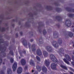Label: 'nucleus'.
<instances>
[{
  "instance_id": "nucleus-19",
  "label": "nucleus",
  "mask_w": 74,
  "mask_h": 74,
  "mask_svg": "<svg viewBox=\"0 0 74 74\" xmlns=\"http://www.w3.org/2000/svg\"><path fill=\"white\" fill-rule=\"evenodd\" d=\"M46 8L47 10H53V8L50 6H47Z\"/></svg>"
},
{
  "instance_id": "nucleus-53",
  "label": "nucleus",
  "mask_w": 74,
  "mask_h": 74,
  "mask_svg": "<svg viewBox=\"0 0 74 74\" xmlns=\"http://www.w3.org/2000/svg\"><path fill=\"white\" fill-rule=\"evenodd\" d=\"M73 25L72 26V27H74V23H73Z\"/></svg>"
},
{
  "instance_id": "nucleus-29",
  "label": "nucleus",
  "mask_w": 74,
  "mask_h": 74,
  "mask_svg": "<svg viewBox=\"0 0 74 74\" xmlns=\"http://www.w3.org/2000/svg\"><path fill=\"white\" fill-rule=\"evenodd\" d=\"M58 42L59 45H60L62 43V40L61 39H59V40L58 41Z\"/></svg>"
},
{
  "instance_id": "nucleus-32",
  "label": "nucleus",
  "mask_w": 74,
  "mask_h": 74,
  "mask_svg": "<svg viewBox=\"0 0 74 74\" xmlns=\"http://www.w3.org/2000/svg\"><path fill=\"white\" fill-rule=\"evenodd\" d=\"M10 61L11 63H12L13 62H14V59L12 58H11L10 59Z\"/></svg>"
},
{
  "instance_id": "nucleus-14",
  "label": "nucleus",
  "mask_w": 74,
  "mask_h": 74,
  "mask_svg": "<svg viewBox=\"0 0 74 74\" xmlns=\"http://www.w3.org/2000/svg\"><path fill=\"white\" fill-rule=\"evenodd\" d=\"M45 64L46 66L48 67L49 66L50 62L48 60H46L45 61Z\"/></svg>"
},
{
  "instance_id": "nucleus-13",
  "label": "nucleus",
  "mask_w": 74,
  "mask_h": 74,
  "mask_svg": "<svg viewBox=\"0 0 74 74\" xmlns=\"http://www.w3.org/2000/svg\"><path fill=\"white\" fill-rule=\"evenodd\" d=\"M56 19H58V21H62V18L60 16H56Z\"/></svg>"
},
{
  "instance_id": "nucleus-51",
  "label": "nucleus",
  "mask_w": 74,
  "mask_h": 74,
  "mask_svg": "<svg viewBox=\"0 0 74 74\" xmlns=\"http://www.w3.org/2000/svg\"><path fill=\"white\" fill-rule=\"evenodd\" d=\"M3 68L4 69H6V67L4 66H3Z\"/></svg>"
},
{
  "instance_id": "nucleus-18",
  "label": "nucleus",
  "mask_w": 74,
  "mask_h": 74,
  "mask_svg": "<svg viewBox=\"0 0 74 74\" xmlns=\"http://www.w3.org/2000/svg\"><path fill=\"white\" fill-rule=\"evenodd\" d=\"M43 53L44 56L45 58L47 57L48 55V53L45 50L43 51Z\"/></svg>"
},
{
  "instance_id": "nucleus-63",
  "label": "nucleus",
  "mask_w": 74,
  "mask_h": 74,
  "mask_svg": "<svg viewBox=\"0 0 74 74\" xmlns=\"http://www.w3.org/2000/svg\"><path fill=\"white\" fill-rule=\"evenodd\" d=\"M2 64H5V63L3 62V63H2Z\"/></svg>"
},
{
  "instance_id": "nucleus-11",
  "label": "nucleus",
  "mask_w": 74,
  "mask_h": 74,
  "mask_svg": "<svg viewBox=\"0 0 74 74\" xmlns=\"http://www.w3.org/2000/svg\"><path fill=\"white\" fill-rule=\"evenodd\" d=\"M42 71L44 73H47V69L45 67V66H43L42 67Z\"/></svg>"
},
{
  "instance_id": "nucleus-46",
  "label": "nucleus",
  "mask_w": 74,
  "mask_h": 74,
  "mask_svg": "<svg viewBox=\"0 0 74 74\" xmlns=\"http://www.w3.org/2000/svg\"><path fill=\"white\" fill-rule=\"evenodd\" d=\"M20 34L21 36H22V35H23V32H20Z\"/></svg>"
},
{
  "instance_id": "nucleus-5",
  "label": "nucleus",
  "mask_w": 74,
  "mask_h": 74,
  "mask_svg": "<svg viewBox=\"0 0 74 74\" xmlns=\"http://www.w3.org/2000/svg\"><path fill=\"white\" fill-rule=\"evenodd\" d=\"M66 9L67 11L69 12H74V9H73L72 8H71L69 7H67L66 8Z\"/></svg>"
},
{
  "instance_id": "nucleus-30",
  "label": "nucleus",
  "mask_w": 74,
  "mask_h": 74,
  "mask_svg": "<svg viewBox=\"0 0 74 74\" xmlns=\"http://www.w3.org/2000/svg\"><path fill=\"white\" fill-rule=\"evenodd\" d=\"M9 53L12 56H14V53L12 50H10L9 52Z\"/></svg>"
},
{
  "instance_id": "nucleus-42",
  "label": "nucleus",
  "mask_w": 74,
  "mask_h": 74,
  "mask_svg": "<svg viewBox=\"0 0 74 74\" xmlns=\"http://www.w3.org/2000/svg\"><path fill=\"white\" fill-rule=\"evenodd\" d=\"M1 74H5L4 73L3 71H1Z\"/></svg>"
},
{
  "instance_id": "nucleus-55",
  "label": "nucleus",
  "mask_w": 74,
  "mask_h": 74,
  "mask_svg": "<svg viewBox=\"0 0 74 74\" xmlns=\"http://www.w3.org/2000/svg\"><path fill=\"white\" fill-rule=\"evenodd\" d=\"M12 21H13V22H15L16 20H15V19H13V20H12Z\"/></svg>"
},
{
  "instance_id": "nucleus-23",
  "label": "nucleus",
  "mask_w": 74,
  "mask_h": 74,
  "mask_svg": "<svg viewBox=\"0 0 74 74\" xmlns=\"http://www.w3.org/2000/svg\"><path fill=\"white\" fill-rule=\"evenodd\" d=\"M60 66L61 67L62 69H63L65 70H68L67 67L65 66H63V65H60Z\"/></svg>"
},
{
  "instance_id": "nucleus-34",
  "label": "nucleus",
  "mask_w": 74,
  "mask_h": 74,
  "mask_svg": "<svg viewBox=\"0 0 74 74\" xmlns=\"http://www.w3.org/2000/svg\"><path fill=\"white\" fill-rule=\"evenodd\" d=\"M36 58L37 60L39 61H40V58L38 56H37L36 57Z\"/></svg>"
},
{
  "instance_id": "nucleus-54",
  "label": "nucleus",
  "mask_w": 74,
  "mask_h": 74,
  "mask_svg": "<svg viewBox=\"0 0 74 74\" xmlns=\"http://www.w3.org/2000/svg\"><path fill=\"white\" fill-rule=\"evenodd\" d=\"M42 40V37L40 38L39 39V40Z\"/></svg>"
},
{
  "instance_id": "nucleus-44",
  "label": "nucleus",
  "mask_w": 74,
  "mask_h": 74,
  "mask_svg": "<svg viewBox=\"0 0 74 74\" xmlns=\"http://www.w3.org/2000/svg\"><path fill=\"white\" fill-rule=\"evenodd\" d=\"M24 69L25 70H27V66H25V67H24Z\"/></svg>"
},
{
  "instance_id": "nucleus-7",
  "label": "nucleus",
  "mask_w": 74,
  "mask_h": 74,
  "mask_svg": "<svg viewBox=\"0 0 74 74\" xmlns=\"http://www.w3.org/2000/svg\"><path fill=\"white\" fill-rule=\"evenodd\" d=\"M22 39L23 40V41L22 42V43L23 44L25 47H26L27 46V41L24 38H22Z\"/></svg>"
},
{
  "instance_id": "nucleus-33",
  "label": "nucleus",
  "mask_w": 74,
  "mask_h": 74,
  "mask_svg": "<svg viewBox=\"0 0 74 74\" xmlns=\"http://www.w3.org/2000/svg\"><path fill=\"white\" fill-rule=\"evenodd\" d=\"M28 45L29 46V48L30 50V49H31V44H30V43L29 42L28 43Z\"/></svg>"
},
{
  "instance_id": "nucleus-45",
  "label": "nucleus",
  "mask_w": 74,
  "mask_h": 74,
  "mask_svg": "<svg viewBox=\"0 0 74 74\" xmlns=\"http://www.w3.org/2000/svg\"><path fill=\"white\" fill-rule=\"evenodd\" d=\"M39 43L40 44H42L43 43V41H39Z\"/></svg>"
},
{
  "instance_id": "nucleus-22",
  "label": "nucleus",
  "mask_w": 74,
  "mask_h": 74,
  "mask_svg": "<svg viewBox=\"0 0 74 74\" xmlns=\"http://www.w3.org/2000/svg\"><path fill=\"white\" fill-rule=\"evenodd\" d=\"M29 63L30 65H32L33 66H35V63L32 60L29 62Z\"/></svg>"
},
{
  "instance_id": "nucleus-36",
  "label": "nucleus",
  "mask_w": 74,
  "mask_h": 74,
  "mask_svg": "<svg viewBox=\"0 0 74 74\" xmlns=\"http://www.w3.org/2000/svg\"><path fill=\"white\" fill-rule=\"evenodd\" d=\"M69 70H71L74 73V69H73L71 67L69 68Z\"/></svg>"
},
{
  "instance_id": "nucleus-17",
  "label": "nucleus",
  "mask_w": 74,
  "mask_h": 74,
  "mask_svg": "<svg viewBox=\"0 0 74 74\" xmlns=\"http://www.w3.org/2000/svg\"><path fill=\"white\" fill-rule=\"evenodd\" d=\"M8 74H12V72L11 68H8L7 71Z\"/></svg>"
},
{
  "instance_id": "nucleus-2",
  "label": "nucleus",
  "mask_w": 74,
  "mask_h": 74,
  "mask_svg": "<svg viewBox=\"0 0 74 74\" xmlns=\"http://www.w3.org/2000/svg\"><path fill=\"white\" fill-rule=\"evenodd\" d=\"M65 24L66 26L69 27L71 25V22L70 21V20L68 19L66 20Z\"/></svg>"
},
{
  "instance_id": "nucleus-15",
  "label": "nucleus",
  "mask_w": 74,
  "mask_h": 74,
  "mask_svg": "<svg viewBox=\"0 0 74 74\" xmlns=\"http://www.w3.org/2000/svg\"><path fill=\"white\" fill-rule=\"evenodd\" d=\"M64 56L65 57L66 59L68 60H69V61L71 60V58L70 56L68 55V54H66Z\"/></svg>"
},
{
  "instance_id": "nucleus-48",
  "label": "nucleus",
  "mask_w": 74,
  "mask_h": 74,
  "mask_svg": "<svg viewBox=\"0 0 74 74\" xmlns=\"http://www.w3.org/2000/svg\"><path fill=\"white\" fill-rule=\"evenodd\" d=\"M69 73H70V74H74V73H73L71 71H70L69 72Z\"/></svg>"
},
{
  "instance_id": "nucleus-21",
  "label": "nucleus",
  "mask_w": 74,
  "mask_h": 74,
  "mask_svg": "<svg viewBox=\"0 0 74 74\" xmlns=\"http://www.w3.org/2000/svg\"><path fill=\"white\" fill-rule=\"evenodd\" d=\"M4 48H5V49H4V51H2V54L3 55V56L4 57H5L6 56V53H5V52L7 48L6 47H4Z\"/></svg>"
},
{
  "instance_id": "nucleus-38",
  "label": "nucleus",
  "mask_w": 74,
  "mask_h": 74,
  "mask_svg": "<svg viewBox=\"0 0 74 74\" xmlns=\"http://www.w3.org/2000/svg\"><path fill=\"white\" fill-rule=\"evenodd\" d=\"M2 62V59L1 58H0V65H1V63Z\"/></svg>"
},
{
  "instance_id": "nucleus-56",
  "label": "nucleus",
  "mask_w": 74,
  "mask_h": 74,
  "mask_svg": "<svg viewBox=\"0 0 74 74\" xmlns=\"http://www.w3.org/2000/svg\"><path fill=\"white\" fill-rule=\"evenodd\" d=\"M18 24L19 25H20L21 24V22H19Z\"/></svg>"
},
{
  "instance_id": "nucleus-61",
  "label": "nucleus",
  "mask_w": 74,
  "mask_h": 74,
  "mask_svg": "<svg viewBox=\"0 0 74 74\" xmlns=\"http://www.w3.org/2000/svg\"><path fill=\"white\" fill-rule=\"evenodd\" d=\"M11 48V47H10L9 48V50H10V49Z\"/></svg>"
},
{
  "instance_id": "nucleus-43",
  "label": "nucleus",
  "mask_w": 74,
  "mask_h": 74,
  "mask_svg": "<svg viewBox=\"0 0 74 74\" xmlns=\"http://www.w3.org/2000/svg\"><path fill=\"white\" fill-rule=\"evenodd\" d=\"M71 64L74 67V61L72 62Z\"/></svg>"
},
{
  "instance_id": "nucleus-28",
  "label": "nucleus",
  "mask_w": 74,
  "mask_h": 74,
  "mask_svg": "<svg viewBox=\"0 0 74 74\" xmlns=\"http://www.w3.org/2000/svg\"><path fill=\"white\" fill-rule=\"evenodd\" d=\"M63 60L65 62H66V63L67 64H69L70 63H69V62L68 61L67 59H66L65 58H64V59H63Z\"/></svg>"
},
{
  "instance_id": "nucleus-25",
  "label": "nucleus",
  "mask_w": 74,
  "mask_h": 74,
  "mask_svg": "<svg viewBox=\"0 0 74 74\" xmlns=\"http://www.w3.org/2000/svg\"><path fill=\"white\" fill-rule=\"evenodd\" d=\"M36 68L39 71V72L41 70V66H39L38 65H37L36 67Z\"/></svg>"
},
{
  "instance_id": "nucleus-49",
  "label": "nucleus",
  "mask_w": 74,
  "mask_h": 74,
  "mask_svg": "<svg viewBox=\"0 0 74 74\" xmlns=\"http://www.w3.org/2000/svg\"><path fill=\"white\" fill-rule=\"evenodd\" d=\"M16 37H18V33H16Z\"/></svg>"
},
{
  "instance_id": "nucleus-50",
  "label": "nucleus",
  "mask_w": 74,
  "mask_h": 74,
  "mask_svg": "<svg viewBox=\"0 0 74 74\" xmlns=\"http://www.w3.org/2000/svg\"><path fill=\"white\" fill-rule=\"evenodd\" d=\"M39 32H40V33H41L42 32V30L41 29H40L39 30Z\"/></svg>"
},
{
  "instance_id": "nucleus-40",
  "label": "nucleus",
  "mask_w": 74,
  "mask_h": 74,
  "mask_svg": "<svg viewBox=\"0 0 74 74\" xmlns=\"http://www.w3.org/2000/svg\"><path fill=\"white\" fill-rule=\"evenodd\" d=\"M19 54L20 55V56H21V57L23 56L22 52H21L20 51H19Z\"/></svg>"
},
{
  "instance_id": "nucleus-27",
  "label": "nucleus",
  "mask_w": 74,
  "mask_h": 74,
  "mask_svg": "<svg viewBox=\"0 0 74 74\" xmlns=\"http://www.w3.org/2000/svg\"><path fill=\"white\" fill-rule=\"evenodd\" d=\"M56 11H57L58 12H60L61 11V9L60 8H56Z\"/></svg>"
},
{
  "instance_id": "nucleus-39",
  "label": "nucleus",
  "mask_w": 74,
  "mask_h": 74,
  "mask_svg": "<svg viewBox=\"0 0 74 74\" xmlns=\"http://www.w3.org/2000/svg\"><path fill=\"white\" fill-rule=\"evenodd\" d=\"M57 34V33L56 32H53V35L54 36V35H56Z\"/></svg>"
},
{
  "instance_id": "nucleus-62",
  "label": "nucleus",
  "mask_w": 74,
  "mask_h": 74,
  "mask_svg": "<svg viewBox=\"0 0 74 74\" xmlns=\"http://www.w3.org/2000/svg\"><path fill=\"white\" fill-rule=\"evenodd\" d=\"M18 58H19V59H20L21 58V57H19Z\"/></svg>"
},
{
  "instance_id": "nucleus-16",
  "label": "nucleus",
  "mask_w": 74,
  "mask_h": 74,
  "mask_svg": "<svg viewBox=\"0 0 74 74\" xmlns=\"http://www.w3.org/2000/svg\"><path fill=\"white\" fill-rule=\"evenodd\" d=\"M21 63L22 66H24L25 64L26 61L24 59H22L21 60Z\"/></svg>"
},
{
  "instance_id": "nucleus-52",
  "label": "nucleus",
  "mask_w": 74,
  "mask_h": 74,
  "mask_svg": "<svg viewBox=\"0 0 74 74\" xmlns=\"http://www.w3.org/2000/svg\"><path fill=\"white\" fill-rule=\"evenodd\" d=\"M33 41H34V40L32 39H31L30 40V41H31V42H32Z\"/></svg>"
},
{
  "instance_id": "nucleus-9",
  "label": "nucleus",
  "mask_w": 74,
  "mask_h": 74,
  "mask_svg": "<svg viewBox=\"0 0 74 74\" xmlns=\"http://www.w3.org/2000/svg\"><path fill=\"white\" fill-rule=\"evenodd\" d=\"M53 46L56 49H57L58 47L59 46L58 44H57V42L56 41H53Z\"/></svg>"
},
{
  "instance_id": "nucleus-24",
  "label": "nucleus",
  "mask_w": 74,
  "mask_h": 74,
  "mask_svg": "<svg viewBox=\"0 0 74 74\" xmlns=\"http://www.w3.org/2000/svg\"><path fill=\"white\" fill-rule=\"evenodd\" d=\"M67 15L69 16V18H73L74 17V14H68Z\"/></svg>"
},
{
  "instance_id": "nucleus-8",
  "label": "nucleus",
  "mask_w": 74,
  "mask_h": 74,
  "mask_svg": "<svg viewBox=\"0 0 74 74\" xmlns=\"http://www.w3.org/2000/svg\"><path fill=\"white\" fill-rule=\"evenodd\" d=\"M17 67V64L16 63H14L12 66V69L13 71H14L16 70Z\"/></svg>"
},
{
  "instance_id": "nucleus-59",
  "label": "nucleus",
  "mask_w": 74,
  "mask_h": 74,
  "mask_svg": "<svg viewBox=\"0 0 74 74\" xmlns=\"http://www.w3.org/2000/svg\"><path fill=\"white\" fill-rule=\"evenodd\" d=\"M59 27H60V25H58V27L59 28Z\"/></svg>"
},
{
  "instance_id": "nucleus-64",
  "label": "nucleus",
  "mask_w": 74,
  "mask_h": 74,
  "mask_svg": "<svg viewBox=\"0 0 74 74\" xmlns=\"http://www.w3.org/2000/svg\"><path fill=\"white\" fill-rule=\"evenodd\" d=\"M73 31L74 32V28L73 29Z\"/></svg>"
},
{
  "instance_id": "nucleus-37",
  "label": "nucleus",
  "mask_w": 74,
  "mask_h": 74,
  "mask_svg": "<svg viewBox=\"0 0 74 74\" xmlns=\"http://www.w3.org/2000/svg\"><path fill=\"white\" fill-rule=\"evenodd\" d=\"M28 15H29L30 17H33V15L32 14L31 12L30 13L28 14Z\"/></svg>"
},
{
  "instance_id": "nucleus-4",
  "label": "nucleus",
  "mask_w": 74,
  "mask_h": 74,
  "mask_svg": "<svg viewBox=\"0 0 74 74\" xmlns=\"http://www.w3.org/2000/svg\"><path fill=\"white\" fill-rule=\"evenodd\" d=\"M57 65V64L55 63H53L51 64V69L53 70H57L58 69L56 67Z\"/></svg>"
},
{
  "instance_id": "nucleus-60",
  "label": "nucleus",
  "mask_w": 74,
  "mask_h": 74,
  "mask_svg": "<svg viewBox=\"0 0 74 74\" xmlns=\"http://www.w3.org/2000/svg\"><path fill=\"white\" fill-rule=\"evenodd\" d=\"M63 74H68V73H64Z\"/></svg>"
},
{
  "instance_id": "nucleus-20",
  "label": "nucleus",
  "mask_w": 74,
  "mask_h": 74,
  "mask_svg": "<svg viewBox=\"0 0 74 74\" xmlns=\"http://www.w3.org/2000/svg\"><path fill=\"white\" fill-rule=\"evenodd\" d=\"M31 49H32V50L33 51H36V46L34 44H33L32 46V47L31 48Z\"/></svg>"
},
{
  "instance_id": "nucleus-10",
  "label": "nucleus",
  "mask_w": 74,
  "mask_h": 74,
  "mask_svg": "<svg viewBox=\"0 0 74 74\" xmlns=\"http://www.w3.org/2000/svg\"><path fill=\"white\" fill-rule=\"evenodd\" d=\"M37 55L39 56H40L42 55V53L40 50L39 49H37L36 51Z\"/></svg>"
},
{
  "instance_id": "nucleus-58",
  "label": "nucleus",
  "mask_w": 74,
  "mask_h": 74,
  "mask_svg": "<svg viewBox=\"0 0 74 74\" xmlns=\"http://www.w3.org/2000/svg\"><path fill=\"white\" fill-rule=\"evenodd\" d=\"M34 72V70L33 69L32 71V72Z\"/></svg>"
},
{
  "instance_id": "nucleus-26",
  "label": "nucleus",
  "mask_w": 74,
  "mask_h": 74,
  "mask_svg": "<svg viewBox=\"0 0 74 74\" xmlns=\"http://www.w3.org/2000/svg\"><path fill=\"white\" fill-rule=\"evenodd\" d=\"M69 35L70 37H72L74 35V34L71 32H69Z\"/></svg>"
},
{
  "instance_id": "nucleus-3",
  "label": "nucleus",
  "mask_w": 74,
  "mask_h": 74,
  "mask_svg": "<svg viewBox=\"0 0 74 74\" xmlns=\"http://www.w3.org/2000/svg\"><path fill=\"white\" fill-rule=\"evenodd\" d=\"M64 50L63 48H61L59 50V51H58V53L60 55V56H63L64 55V53H63V51Z\"/></svg>"
},
{
  "instance_id": "nucleus-31",
  "label": "nucleus",
  "mask_w": 74,
  "mask_h": 74,
  "mask_svg": "<svg viewBox=\"0 0 74 74\" xmlns=\"http://www.w3.org/2000/svg\"><path fill=\"white\" fill-rule=\"evenodd\" d=\"M43 33L44 35H46L47 34V31H46V30L45 29L43 30Z\"/></svg>"
},
{
  "instance_id": "nucleus-57",
  "label": "nucleus",
  "mask_w": 74,
  "mask_h": 74,
  "mask_svg": "<svg viewBox=\"0 0 74 74\" xmlns=\"http://www.w3.org/2000/svg\"><path fill=\"white\" fill-rule=\"evenodd\" d=\"M14 24H12V26L14 27Z\"/></svg>"
},
{
  "instance_id": "nucleus-1",
  "label": "nucleus",
  "mask_w": 74,
  "mask_h": 74,
  "mask_svg": "<svg viewBox=\"0 0 74 74\" xmlns=\"http://www.w3.org/2000/svg\"><path fill=\"white\" fill-rule=\"evenodd\" d=\"M50 59L52 60L53 62H58V60L55 56L53 54H51L50 56Z\"/></svg>"
},
{
  "instance_id": "nucleus-47",
  "label": "nucleus",
  "mask_w": 74,
  "mask_h": 74,
  "mask_svg": "<svg viewBox=\"0 0 74 74\" xmlns=\"http://www.w3.org/2000/svg\"><path fill=\"white\" fill-rule=\"evenodd\" d=\"M23 53H24V54L25 55L26 54V51H23Z\"/></svg>"
},
{
  "instance_id": "nucleus-41",
  "label": "nucleus",
  "mask_w": 74,
  "mask_h": 74,
  "mask_svg": "<svg viewBox=\"0 0 74 74\" xmlns=\"http://www.w3.org/2000/svg\"><path fill=\"white\" fill-rule=\"evenodd\" d=\"M71 59H72V60H73V61H74V56H72Z\"/></svg>"
},
{
  "instance_id": "nucleus-12",
  "label": "nucleus",
  "mask_w": 74,
  "mask_h": 74,
  "mask_svg": "<svg viewBox=\"0 0 74 74\" xmlns=\"http://www.w3.org/2000/svg\"><path fill=\"white\" fill-rule=\"evenodd\" d=\"M22 68L21 67H19L17 69V71L18 74H20L22 72Z\"/></svg>"
},
{
  "instance_id": "nucleus-35",
  "label": "nucleus",
  "mask_w": 74,
  "mask_h": 74,
  "mask_svg": "<svg viewBox=\"0 0 74 74\" xmlns=\"http://www.w3.org/2000/svg\"><path fill=\"white\" fill-rule=\"evenodd\" d=\"M5 28H2L1 29V32L5 31Z\"/></svg>"
},
{
  "instance_id": "nucleus-6",
  "label": "nucleus",
  "mask_w": 74,
  "mask_h": 74,
  "mask_svg": "<svg viewBox=\"0 0 74 74\" xmlns=\"http://www.w3.org/2000/svg\"><path fill=\"white\" fill-rule=\"evenodd\" d=\"M46 49L49 53L51 52L52 51V48L50 46H46Z\"/></svg>"
}]
</instances>
